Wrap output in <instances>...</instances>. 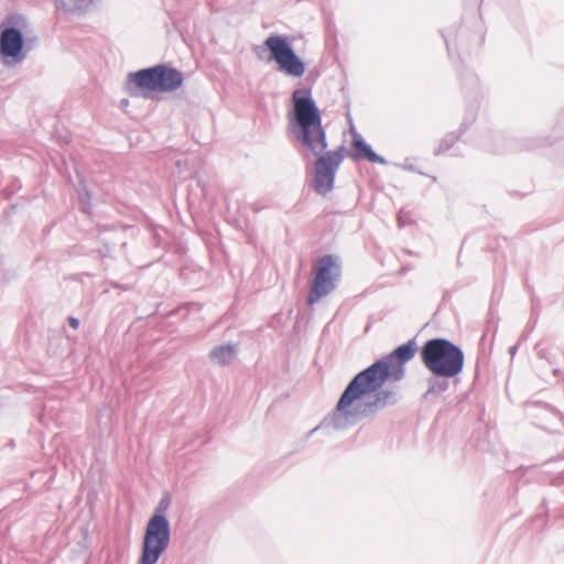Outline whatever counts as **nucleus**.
Masks as SVG:
<instances>
[{"label":"nucleus","instance_id":"0eeeda50","mask_svg":"<svg viewBox=\"0 0 564 564\" xmlns=\"http://www.w3.org/2000/svg\"><path fill=\"white\" fill-rule=\"evenodd\" d=\"M270 58L278 64L280 72L292 77H302L306 70L305 62L295 53L286 35L270 34L264 41Z\"/></svg>","mask_w":564,"mask_h":564},{"label":"nucleus","instance_id":"f8f14e48","mask_svg":"<svg viewBox=\"0 0 564 564\" xmlns=\"http://www.w3.org/2000/svg\"><path fill=\"white\" fill-rule=\"evenodd\" d=\"M459 78L466 97L477 99L479 93V80L477 75L468 69L459 70Z\"/></svg>","mask_w":564,"mask_h":564},{"label":"nucleus","instance_id":"bb28decb","mask_svg":"<svg viewBox=\"0 0 564 564\" xmlns=\"http://www.w3.org/2000/svg\"><path fill=\"white\" fill-rule=\"evenodd\" d=\"M542 505L545 508L546 507V500H543Z\"/></svg>","mask_w":564,"mask_h":564},{"label":"nucleus","instance_id":"aec40b11","mask_svg":"<svg viewBox=\"0 0 564 564\" xmlns=\"http://www.w3.org/2000/svg\"><path fill=\"white\" fill-rule=\"evenodd\" d=\"M474 119H475V115L474 113L469 115V117L466 118L464 120V122L462 123V130H465L467 128V126L474 121Z\"/></svg>","mask_w":564,"mask_h":564},{"label":"nucleus","instance_id":"20e7f679","mask_svg":"<svg viewBox=\"0 0 564 564\" xmlns=\"http://www.w3.org/2000/svg\"><path fill=\"white\" fill-rule=\"evenodd\" d=\"M183 83L181 70L167 64H156L129 73L126 85L131 97L153 98V93L175 91Z\"/></svg>","mask_w":564,"mask_h":564},{"label":"nucleus","instance_id":"9b49d317","mask_svg":"<svg viewBox=\"0 0 564 564\" xmlns=\"http://www.w3.org/2000/svg\"><path fill=\"white\" fill-rule=\"evenodd\" d=\"M441 34L445 42L449 58L453 57V44L459 51H465L467 48V40L469 36L465 29L460 28L455 34L454 40H452V35L449 33L441 31Z\"/></svg>","mask_w":564,"mask_h":564},{"label":"nucleus","instance_id":"f03ea898","mask_svg":"<svg viewBox=\"0 0 564 564\" xmlns=\"http://www.w3.org/2000/svg\"><path fill=\"white\" fill-rule=\"evenodd\" d=\"M416 349L415 338H412L354 376L335 409L307 433V437L319 429L347 430L362 419L375 416L387 405L394 404L395 393L383 389V386L389 380L400 381L404 377V366L414 357Z\"/></svg>","mask_w":564,"mask_h":564},{"label":"nucleus","instance_id":"39448f33","mask_svg":"<svg viewBox=\"0 0 564 564\" xmlns=\"http://www.w3.org/2000/svg\"><path fill=\"white\" fill-rule=\"evenodd\" d=\"M422 364L431 373L459 375L465 365L463 349L447 338L426 340L420 349Z\"/></svg>","mask_w":564,"mask_h":564},{"label":"nucleus","instance_id":"a878e982","mask_svg":"<svg viewBox=\"0 0 564 564\" xmlns=\"http://www.w3.org/2000/svg\"><path fill=\"white\" fill-rule=\"evenodd\" d=\"M405 169H408V170L412 171V170H413V166L408 165Z\"/></svg>","mask_w":564,"mask_h":564},{"label":"nucleus","instance_id":"ddd939ff","mask_svg":"<svg viewBox=\"0 0 564 564\" xmlns=\"http://www.w3.org/2000/svg\"><path fill=\"white\" fill-rule=\"evenodd\" d=\"M171 495L167 491H164L149 520L155 522L171 523L167 518V510L171 507Z\"/></svg>","mask_w":564,"mask_h":564},{"label":"nucleus","instance_id":"4be33fe9","mask_svg":"<svg viewBox=\"0 0 564 564\" xmlns=\"http://www.w3.org/2000/svg\"><path fill=\"white\" fill-rule=\"evenodd\" d=\"M517 350H518V345H512L511 347H509V354H510L511 358L514 357V355L517 354Z\"/></svg>","mask_w":564,"mask_h":564},{"label":"nucleus","instance_id":"a211bd4d","mask_svg":"<svg viewBox=\"0 0 564 564\" xmlns=\"http://www.w3.org/2000/svg\"><path fill=\"white\" fill-rule=\"evenodd\" d=\"M100 258L111 257V249L108 243H105L102 248L98 250Z\"/></svg>","mask_w":564,"mask_h":564},{"label":"nucleus","instance_id":"1a4fd4ad","mask_svg":"<svg viewBox=\"0 0 564 564\" xmlns=\"http://www.w3.org/2000/svg\"><path fill=\"white\" fill-rule=\"evenodd\" d=\"M457 376L458 375H444L441 376L440 373H431V377L426 379L427 389L422 394L423 401L431 400L432 397L438 395L449 388V380L455 379V382H457Z\"/></svg>","mask_w":564,"mask_h":564},{"label":"nucleus","instance_id":"2eb2a0df","mask_svg":"<svg viewBox=\"0 0 564 564\" xmlns=\"http://www.w3.org/2000/svg\"><path fill=\"white\" fill-rule=\"evenodd\" d=\"M458 140V135L452 133H447L440 142V145L435 149L434 154L441 155L448 151L455 142Z\"/></svg>","mask_w":564,"mask_h":564},{"label":"nucleus","instance_id":"5701e85b","mask_svg":"<svg viewBox=\"0 0 564 564\" xmlns=\"http://www.w3.org/2000/svg\"><path fill=\"white\" fill-rule=\"evenodd\" d=\"M254 52L257 53V55H258V57H259V58H262V55H261V47H260V46L254 47Z\"/></svg>","mask_w":564,"mask_h":564},{"label":"nucleus","instance_id":"4468645a","mask_svg":"<svg viewBox=\"0 0 564 564\" xmlns=\"http://www.w3.org/2000/svg\"><path fill=\"white\" fill-rule=\"evenodd\" d=\"M76 192H77V195H78V200H79V204H80V209L82 212H84L85 214H91V209H93V206H91V198H93V195L90 193V191L87 188L86 184L84 181H80L77 188H76Z\"/></svg>","mask_w":564,"mask_h":564},{"label":"nucleus","instance_id":"7ed1b4c3","mask_svg":"<svg viewBox=\"0 0 564 564\" xmlns=\"http://www.w3.org/2000/svg\"><path fill=\"white\" fill-rule=\"evenodd\" d=\"M36 42L37 36L31 34L29 20L23 14H8L0 23V56L4 65L21 64Z\"/></svg>","mask_w":564,"mask_h":564},{"label":"nucleus","instance_id":"f3484780","mask_svg":"<svg viewBox=\"0 0 564 564\" xmlns=\"http://www.w3.org/2000/svg\"><path fill=\"white\" fill-rule=\"evenodd\" d=\"M538 318H539L538 313H532V315H531V317H530V319H529V322H528V324L525 326L528 333L532 332L535 328L536 323H538Z\"/></svg>","mask_w":564,"mask_h":564},{"label":"nucleus","instance_id":"423d86ee","mask_svg":"<svg viewBox=\"0 0 564 564\" xmlns=\"http://www.w3.org/2000/svg\"><path fill=\"white\" fill-rule=\"evenodd\" d=\"M341 273L337 256L325 254L316 260L313 267V279L307 295V304L313 305L336 289Z\"/></svg>","mask_w":564,"mask_h":564},{"label":"nucleus","instance_id":"9d476101","mask_svg":"<svg viewBox=\"0 0 564 564\" xmlns=\"http://www.w3.org/2000/svg\"><path fill=\"white\" fill-rule=\"evenodd\" d=\"M239 352V346L235 343L221 344L215 346L209 351V359L221 367L228 366L236 359Z\"/></svg>","mask_w":564,"mask_h":564},{"label":"nucleus","instance_id":"6ab92c4d","mask_svg":"<svg viewBox=\"0 0 564 564\" xmlns=\"http://www.w3.org/2000/svg\"><path fill=\"white\" fill-rule=\"evenodd\" d=\"M68 324L72 328L74 329H77L78 326H79V319L77 317H74V316H69L68 317Z\"/></svg>","mask_w":564,"mask_h":564},{"label":"nucleus","instance_id":"393cba45","mask_svg":"<svg viewBox=\"0 0 564 564\" xmlns=\"http://www.w3.org/2000/svg\"><path fill=\"white\" fill-rule=\"evenodd\" d=\"M467 2H471L474 4H477L478 0H466Z\"/></svg>","mask_w":564,"mask_h":564},{"label":"nucleus","instance_id":"dca6fc26","mask_svg":"<svg viewBox=\"0 0 564 564\" xmlns=\"http://www.w3.org/2000/svg\"><path fill=\"white\" fill-rule=\"evenodd\" d=\"M534 352H535V355H536V357H538L539 359H543V360H547V361H549V357H547V354H549V352H547V348H546V347H544V346L542 345V343H541V341H539V343L534 346Z\"/></svg>","mask_w":564,"mask_h":564},{"label":"nucleus","instance_id":"412c9836","mask_svg":"<svg viewBox=\"0 0 564 564\" xmlns=\"http://www.w3.org/2000/svg\"><path fill=\"white\" fill-rule=\"evenodd\" d=\"M474 37L477 40L478 45H480L484 41V34L480 31L477 34H475Z\"/></svg>","mask_w":564,"mask_h":564},{"label":"nucleus","instance_id":"b1692460","mask_svg":"<svg viewBox=\"0 0 564 564\" xmlns=\"http://www.w3.org/2000/svg\"><path fill=\"white\" fill-rule=\"evenodd\" d=\"M121 104H122V105H128V104H129V100H128V99H122V100H121Z\"/></svg>","mask_w":564,"mask_h":564},{"label":"nucleus","instance_id":"6e6552de","mask_svg":"<svg viewBox=\"0 0 564 564\" xmlns=\"http://www.w3.org/2000/svg\"><path fill=\"white\" fill-rule=\"evenodd\" d=\"M171 536V523L148 520L137 564H156L169 549Z\"/></svg>","mask_w":564,"mask_h":564},{"label":"nucleus","instance_id":"f257e3e1","mask_svg":"<svg viewBox=\"0 0 564 564\" xmlns=\"http://www.w3.org/2000/svg\"><path fill=\"white\" fill-rule=\"evenodd\" d=\"M289 130L294 139L316 156L314 177L311 187L322 196L333 191L337 171L347 154L354 161H368L387 165L388 161L376 153L372 147L350 122V150L340 145L334 151H326L327 135L323 127L322 112L312 96L311 88H296L291 95V107L288 111Z\"/></svg>","mask_w":564,"mask_h":564}]
</instances>
